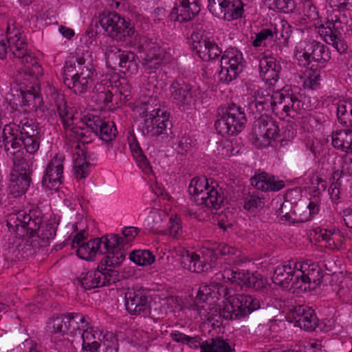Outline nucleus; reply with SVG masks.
I'll use <instances>...</instances> for the list:
<instances>
[{
  "label": "nucleus",
  "instance_id": "obj_2",
  "mask_svg": "<svg viewBox=\"0 0 352 352\" xmlns=\"http://www.w3.org/2000/svg\"><path fill=\"white\" fill-rule=\"evenodd\" d=\"M10 58L16 65H21L25 68V76L28 73L34 78H38L43 74V69L37 61L36 57L28 50L27 43L21 38L19 32L14 34L7 32Z\"/></svg>",
  "mask_w": 352,
  "mask_h": 352
},
{
  "label": "nucleus",
  "instance_id": "obj_8",
  "mask_svg": "<svg viewBox=\"0 0 352 352\" xmlns=\"http://www.w3.org/2000/svg\"><path fill=\"white\" fill-rule=\"evenodd\" d=\"M279 137V128L276 122L268 116H261L253 124L251 140L258 148L270 145L272 140Z\"/></svg>",
  "mask_w": 352,
  "mask_h": 352
},
{
  "label": "nucleus",
  "instance_id": "obj_5",
  "mask_svg": "<svg viewBox=\"0 0 352 352\" xmlns=\"http://www.w3.org/2000/svg\"><path fill=\"white\" fill-rule=\"evenodd\" d=\"M217 117L214 126L222 136L238 134L247 121L244 111L234 104L219 108Z\"/></svg>",
  "mask_w": 352,
  "mask_h": 352
},
{
  "label": "nucleus",
  "instance_id": "obj_57",
  "mask_svg": "<svg viewBox=\"0 0 352 352\" xmlns=\"http://www.w3.org/2000/svg\"><path fill=\"white\" fill-rule=\"evenodd\" d=\"M136 162L138 166L146 173L151 170V166L146 157L142 154L139 153V155H135Z\"/></svg>",
  "mask_w": 352,
  "mask_h": 352
},
{
  "label": "nucleus",
  "instance_id": "obj_27",
  "mask_svg": "<svg viewBox=\"0 0 352 352\" xmlns=\"http://www.w3.org/2000/svg\"><path fill=\"white\" fill-rule=\"evenodd\" d=\"M302 56L309 63L314 61L322 65H324L330 59V54L327 46L316 41L307 45L304 49Z\"/></svg>",
  "mask_w": 352,
  "mask_h": 352
},
{
  "label": "nucleus",
  "instance_id": "obj_30",
  "mask_svg": "<svg viewBox=\"0 0 352 352\" xmlns=\"http://www.w3.org/2000/svg\"><path fill=\"white\" fill-rule=\"evenodd\" d=\"M76 254L80 258L92 261L96 253H103V241L102 238H96L86 243H82L77 247Z\"/></svg>",
  "mask_w": 352,
  "mask_h": 352
},
{
  "label": "nucleus",
  "instance_id": "obj_59",
  "mask_svg": "<svg viewBox=\"0 0 352 352\" xmlns=\"http://www.w3.org/2000/svg\"><path fill=\"white\" fill-rule=\"evenodd\" d=\"M321 237L322 240L326 241L329 243V245H331V244L336 245V241L341 236L338 233H333L331 231L324 230V232L321 234Z\"/></svg>",
  "mask_w": 352,
  "mask_h": 352
},
{
  "label": "nucleus",
  "instance_id": "obj_18",
  "mask_svg": "<svg viewBox=\"0 0 352 352\" xmlns=\"http://www.w3.org/2000/svg\"><path fill=\"white\" fill-rule=\"evenodd\" d=\"M83 124H86L87 129L94 133L101 140L105 142H111L117 135V129L115 124L111 122H107L100 117L94 115L84 116Z\"/></svg>",
  "mask_w": 352,
  "mask_h": 352
},
{
  "label": "nucleus",
  "instance_id": "obj_13",
  "mask_svg": "<svg viewBox=\"0 0 352 352\" xmlns=\"http://www.w3.org/2000/svg\"><path fill=\"white\" fill-rule=\"evenodd\" d=\"M106 63L108 66L116 69L117 66L120 71L133 74L138 71V65L134 53L122 51L115 45L109 44L105 48Z\"/></svg>",
  "mask_w": 352,
  "mask_h": 352
},
{
  "label": "nucleus",
  "instance_id": "obj_46",
  "mask_svg": "<svg viewBox=\"0 0 352 352\" xmlns=\"http://www.w3.org/2000/svg\"><path fill=\"white\" fill-rule=\"evenodd\" d=\"M186 6L185 3L180 2L179 6L175 7L170 12V18L172 20L179 21L180 23L190 21L189 12L186 10Z\"/></svg>",
  "mask_w": 352,
  "mask_h": 352
},
{
  "label": "nucleus",
  "instance_id": "obj_49",
  "mask_svg": "<svg viewBox=\"0 0 352 352\" xmlns=\"http://www.w3.org/2000/svg\"><path fill=\"white\" fill-rule=\"evenodd\" d=\"M78 157L74 162V168L76 171V176L77 178L82 179L87 173L89 163H88L85 158L78 154Z\"/></svg>",
  "mask_w": 352,
  "mask_h": 352
},
{
  "label": "nucleus",
  "instance_id": "obj_9",
  "mask_svg": "<svg viewBox=\"0 0 352 352\" xmlns=\"http://www.w3.org/2000/svg\"><path fill=\"white\" fill-rule=\"evenodd\" d=\"M99 23L109 36L117 41H125L131 36L134 30L129 23L116 12H102L99 15Z\"/></svg>",
  "mask_w": 352,
  "mask_h": 352
},
{
  "label": "nucleus",
  "instance_id": "obj_48",
  "mask_svg": "<svg viewBox=\"0 0 352 352\" xmlns=\"http://www.w3.org/2000/svg\"><path fill=\"white\" fill-rule=\"evenodd\" d=\"M211 41L207 38H201L199 41H193V48L196 51L197 54L203 60L206 61V55L209 51V43Z\"/></svg>",
  "mask_w": 352,
  "mask_h": 352
},
{
  "label": "nucleus",
  "instance_id": "obj_41",
  "mask_svg": "<svg viewBox=\"0 0 352 352\" xmlns=\"http://www.w3.org/2000/svg\"><path fill=\"white\" fill-rule=\"evenodd\" d=\"M69 316V322L68 325V334L71 336H76L77 333H81V328L83 329L87 327L88 322L85 320V318L80 314H68Z\"/></svg>",
  "mask_w": 352,
  "mask_h": 352
},
{
  "label": "nucleus",
  "instance_id": "obj_53",
  "mask_svg": "<svg viewBox=\"0 0 352 352\" xmlns=\"http://www.w3.org/2000/svg\"><path fill=\"white\" fill-rule=\"evenodd\" d=\"M273 36V32L270 29H263L261 32L256 34V38L254 40L252 44L254 47H260L264 43V41Z\"/></svg>",
  "mask_w": 352,
  "mask_h": 352
},
{
  "label": "nucleus",
  "instance_id": "obj_29",
  "mask_svg": "<svg viewBox=\"0 0 352 352\" xmlns=\"http://www.w3.org/2000/svg\"><path fill=\"white\" fill-rule=\"evenodd\" d=\"M171 97L179 104L188 105L192 102L191 86L183 80L174 81L170 87Z\"/></svg>",
  "mask_w": 352,
  "mask_h": 352
},
{
  "label": "nucleus",
  "instance_id": "obj_33",
  "mask_svg": "<svg viewBox=\"0 0 352 352\" xmlns=\"http://www.w3.org/2000/svg\"><path fill=\"white\" fill-rule=\"evenodd\" d=\"M351 136L352 134L345 129L333 132L331 135L333 146L346 153H352Z\"/></svg>",
  "mask_w": 352,
  "mask_h": 352
},
{
  "label": "nucleus",
  "instance_id": "obj_16",
  "mask_svg": "<svg viewBox=\"0 0 352 352\" xmlns=\"http://www.w3.org/2000/svg\"><path fill=\"white\" fill-rule=\"evenodd\" d=\"M171 126L169 114L160 109H156L151 110L148 117L144 120L143 131L151 137L168 135V131H170Z\"/></svg>",
  "mask_w": 352,
  "mask_h": 352
},
{
  "label": "nucleus",
  "instance_id": "obj_35",
  "mask_svg": "<svg viewBox=\"0 0 352 352\" xmlns=\"http://www.w3.org/2000/svg\"><path fill=\"white\" fill-rule=\"evenodd\" d=\"M31 181V177L10 175L8 186L10 193L15 197L22 195L29 188Z\"/></svg>",
  "mask_w": 352,
  "mask_h": 352
},
{
  "label": "nucleus",
  "instance_id": "obj_26",
  "mask_svg": "<svg viewBox=\"0 0 352 352\" xmlns=\"http://www.w3.org/2000/svg\"><path fill=\"white\" fill-rule=\"evenodd\" d=\"M303 104L294 94H281L278 96V100L275 105V111H283L286 116L294 118L302 110Z\"/></svg>",
  "mask_w": 352,
  "mask_h": 352
},
{
  "label": "nucleus",
  "instance_id": "obj_32",
  "mask_svg": "<svg viewBox=\"0 0 352 352\" xmlns=\"http://www.w3.org/2000/svg\"><path fill=\"white\" fill-rule=\"evenodd\" d=\"M16 82L19 85V90L22 97V102L25 106H30L31 102H34V105L38 104L42 102L39 94L36 91L33 85L28 86L26 84L25 78H22L21 74H19L15 80Z\"/></svg>",
  "mask_w": 352,
  "mask_h": 352
},
{
  "label": "nucleus",
  "instance_id": "obj_19",
  "mask_svg": "<svg viewBox=\"0 0 352 352\" xmlns=\"http://www.w3.org/2000/svg\"><path fill=\"white\" fill-rule=\"evenodd\" d=\"M63 160L55 157L48 164L42 184L50 190L56 189L62 183L63 178Z\"/></svg>",
  "mask_w": 352,
  "mask_h": 352
},
{
  "label": "nucleus",
  "instance_id": "obj_52",
  "mask_svg": "<svg viewBox=\"0 0 352 352\" xmlns=\"http://www.w3.org/2000/svg\"><path fill=\"white\" fill-rule=\"evenodd\" d=\"M261 199L258 196L250 195L247 197L244 201V209L249 211H254L258 207H261Z\"/></svg>",
  "mask_w": 352,
  "mask_h": 352
},
{
  "label": "nucleus",
  "instance_id": "obj_45",
  "mask_svg": "<svg viewBox=\"0 0 352 352\" xmlns=\"http://www.w3.org/2000/svg\"><path fill=\"white\" fill-rule=\"evenodd\" d=\"M103 241L104 250L121 248L124 246L125 238L121 237L117 234L106 235L102 237Z\"/></svg>",
  "mask_w": 352,
  "mask_h": 352
},
{
  "label": "nucleus",
  "instance_id": "obj_54",
  "mask_svg": "<svg viewBox=\"0 0 352 352\" xmlns=\"http://www.w3.org/2000/svg\"><path fill=\"white\" fill-rule=\"evenodd\" d=\"M211 296V288L209 285H202L199 287L196 297V300L199 302H204L208 300V297Z\"/></svg>",
  "mask_w": 352,
  "mask_h": 352
},
{
  "label": "nucleus",
  "instance_id": "obj_25",
  "mask_svg": "<svg viewBox=\"0 0 352 352\" xmlns=\"http://www.w3.org/2000/svg\"><path fill=\"white\" fill-rule=\"evenodd\" d=\"M27 111L15 112L13 117V125L15 126V133L19 136H34L39 135L40 129L33 120L28 118Z\"/></svg>",
  "mask_w": 352,
  "mask_h": 352
},
{
  "label": "nucleus",
  "instance_id": "obj_4",
  "mask_svg": "<svg viewBox=\"0 0 352 352\" xmlns=\"http://www.w3.org/2000/svg\"><path fill=\"white\" fill-rule=\"evenodd\" d=\"M224 292L220 315L227 320H237L246 316L260 308L258 299L250 295H230L227 287L221 286Z\"/></svg>",
  "mask_w": 352,
  "mask_h": 352
},
{
  "label": "nucleus",
  "instance_id": "obj_44",
  "mask_svg": "<svg viewBox=\"0 0 352 352\" xmlns=\"http://www.w3.org/2000/svg\"><path fill=\"white\" fill-rule=\"evenodd\" d=\"M305 80H304V87L311 89H314L320 85V72L316 69L311 67L306 72Z\"/></svg>",
  "mask_w": 352,
  "mask_h": 352
},
{
  "label": "nucleus",
  "instance_id": "obj_62",
  "mask_svg": "<svg viewBox=\"0 0 352 352\" xmlns=\"http://www.w3.org/2000/svg\"><path fill=\"white\" fill-rule=\"evenodd\" d=\"M87 239V235L85 234V231L82 230L80 232L77 233L71 242V247L72 249L76 248L78 246L81 245L85 239Z\"/></svg>",
  "mask_w": 352,
  "mask_h": 352
},
{
  "label": "nucleus",
  "instance_id": "obj_63",
  "mask_svg": "<svg viewBox=\"0 0 352 352\" xmlns=\"http://www.w3.org/2000/svg\"><path fill=\"white\" fill-rule=\"evenodd\" d=\"M340 215L342 216L346 226L352 228V208H346L342 210L340 212Z\"/></svg>",
  "mask_w": 352,
  "mask_h": 352
},
{
  "label": "nucleus",
  "instance_id": "obj_55",
  "mask_svg": "<svg viewBox=\"0 0 352 352\" xmlns=\"http://www.w3.org/2000/svg\"><path fill=\"white\" fill-rule=\"evenodd\" d=\"M118 349L114 340H104L99 344L95 352H117Z\"/></svg>",
  "mask_w": 352,
  "mask_h": 352
},
{
  "label": "nucleus",
  "instance_id": "obj_24",
  "mask_svg": "<svg viewBox=\"0 0 352 352\" xmlns=\"http://www.w3.org/2000/svg\"><path fill=\"white\" fill-rule=\"evenodd\" d=\"M292 315L298 326L306 331H314L318 325V319L314 309L307 305L295 307Z\"/></svg>",
  "mask_w": 352,
  "mask_h": 352
},
{
  "label": "nucleus",
  "instance_id": "obj_58",
  "mask_svg": "<svg viewBox=\"0 0 352 352\" xmlns=\"http://www.w3.org/2000/svg\"><path fill=\"white\" fill-rule=\"evenodd\" d=\"M209 51L208 53V56L206 58V61L210 60L211 59H214L217 57H219L221 53V50L219 47V46L213 41H211L210 43H209Z\"/></svg>",
  "mask_w": 352,
  "mask_h": 352
},
{
  "label": "nucleus",
  "instance_id": "obj_20",
  "mask_svg": "<svg viewBox=\"0 0 352 352\" xmlns=\"http://www.w3.org/2000/svg\"><path fill=\"white\" fill-rule=\"evenodd\" d=\"M276 101L274 100L273 96L264 88L255 89L252 95V100L249 104V108L252 111L261 113L264 111L272 110L275 112Z\"/></svg>",
  "mask_w": 352,
  "mask_h": 352
},
{
  "label": "nucleus",
  "instance_id": "obj_43",
  "mask_svg": "<svg viewBox=\"0 0 352 352\" xmlns=\"http://www.w3.org/2000/svg\"><path fill=\"white\" fill-rule=\"evenodd\" d=\"M91 100L97 104H107L111 102V92L106 90V88L100 85L98 87H95L91 96Z\"/></svg>",
  "mask_w": 352,
  "mask_h": 352
},
{
  "label": "nucleus",
  "instance_id": "obj_6",
  "mask_svg": "<svg viewBox=\"0 0 352 352\" xmlns=\"http://www.w3.org/2000/svg\"><path fill=\"white\" fill-rule=\"evenodd\" d=\"M188 192L194 201L199 206L212 209L220 208L224 197L214 186H211L206 177L193 178L188 187Z\"/></svg>",
  "mask_w": 352,
  "mask_h": 352
},
{
  "label": "nucleus",
  "instance_id": "obj_60",
  "mask_svg": "<svg viewBox=\"0 0 352 352\" xmlns=\"http://www.w3.org/2000/svg\"><path fill=\"white\" fill-rule=\"evenodd\" d=\"M122 233L125 238L126 243H128L137 236L138 230L135 227H125L122 229Z\"/></svg>",
  "mask_w": 352,
  "mask_h": 352
},
{
  "label": "nucleus",
  "instance_id": "obj_51",
  "mask_svg": "<svg viewBox=\"0 0 352 352\" xmlns=\"http://www.w3.org/2000/svg\"><path fill=\"white\" fill-rule=\"evenodd\" d=\"M226 0H208V9L215 16L219 18L223 16V8Z\"/></svg>",
  "mask_w": 352,
  "mask_h": 352
},
{
  "label": "nucleus",
  "instance_id": "obj_61",
  "mask_svg": "<svg viewBox=\"0 0 352 352\" xmlns=\"http://www.w3.org/2000/svg\"><path fill=\"white\" fill-rule=\"evenodd\" d=\"M324 267L329 274H335L337 270V264L335 258L330 256L327 257L324 260Z\"/></svg>",
  "mask_w": 352,
  "mask_h": 352
},
{
  "label": "nucleus",
  "instance_id": "obj_36",
  "mask_svg": "<svg viewBox=\"0 0 352 352\" xmlns=\"http://www.w3.org/2000/svg\"><path fill=\"white\" fill-rule=\"evenodd\" d=\"M217 254L223 256H228L226 260L228 261V265H237L242 262V259L240 258L241 251L237 250L236 248L228 245H220L216 250V253H214L215 256ZM215 257L217 258V256Z\"/></svg>",
  "mask_w": 352,
  "mask_h": 352
},
{
  "label": "nucleus",
  "instance_id": "obj_64",
  "mask_svg": "<svg viewBox=\"0 0 352 352\" xmlns=\"http://www.w3.org/2000/svg\"><path fill=\"white\" fill-rule=\"evenodd\" d=\"M151 100H148L146 102L141 103V104L140 106L137 107V109H136L137 111L138 112L139 115L142 118H144V117L148 118V117L149 113H148V111L149 109H151L149 106H151L150 103H151Z\"/></svg>",
  "mask_w": 352,
  "mask_h": 352
},
{
  "label": "nucleus",
  "instance_id": "obj_40",
  "mask_svg": "<svg viewBox=\"0 0 352 352\" xmlns=\"http://www.w3.org/2000/svg\"><path fill=\"white\" fill-rule=\"evenodd\" d=\"M68 322H69V316L67 315L57 316L47 322V327L52 333L68 334Z\"/></svg>",
  "mask_w": 352,
  "mask_h": 352
},
{
  "label": "nucleus",
  "instance_id": "obj_39",
  "mask_svg": "<svg viewBox=\"0 0 352 352\" xmlns=\"http://www.w3.org/2000/svg\"><path fill=\"white\" fill-rule=\"evenodd\" d=\"M231 346L221 338H212L210 342H204L201 352H232Z\"/></svg>",
  "mask_w": 352,
  "mask_h": 352
},
{
  "label": "nucleus",
  "instance_id": "obj_7",
  "mask_svg": "<svg viewBox=\"0 0 352 352\" xmlns=\"http://www.w3.org/2000/svg\"><path fill=\"white\" fill-rule=\"evenodd\" d=\"M94 68L87 67L76 69V66L66 62L63 68V82L76 95L87 91L93 84Z\"/></svg>",
  "mask_w": 352,
  "mask_h": 352
},
{
  "label": "nucleus",
  "instance_id": "obj_10",
  "mask_svg": "<svg viewBox=\"0 0 352 352\" xmlns=\"http://www.w3.org/2000/svg\"><path fill=\"white\" fill-rule=\"evenodd\" d=\"M220 66L218 77L221 82L228 83L236 79L243 67L241 52L236 48L228 49L221 56Z\"/></svg>",
  "mask_w": 352,
  "mask_h": 352
},
{
  "label": "nucleus",
  "instance_id": "obj_14",
  "mask_svg": "<svg viewBox=\"0 0 352 352\" xmlns=\"http://www.w3.org/2000/svg\"><path fill=\"white\" fill-rule=\"evenodd\" d=\"M216 260L214 252L207 249L199 252L187 251L182 255L181 263L190 272L201 273L213 268Z\"/></svg>",
  "mask_w": 352,
  "mask_h": 352
},
{
  "label": "nucleus",
  "instance_id": "obj_17",
  "mask_svg": "<svg viewBox=\"0 0 352 352\" xmlns=\"http://www.w3.org/2000/svg\"><path fill=\"white\" fill-rule=\"evenodd\" d=\"M297 272V261H288L276 268L272 276L273 282L285 289L292 290L293 293H300L297 287V282L299 281Z\"/></svg>",
  "mask_w": 352,
  "mask_h": 352
},
{
  "label": "nucleus",
  "instance_id": "obj_37",
  "mask_svg": "<svg viewBox=\"0 0 352 352\" xmlns=\"http://www.w3.org/2000/svg\"><path fill=\"white\" fill-rule=\"evenodd\" d=\"M82 332L80 333V338H82V348L84 351L86 352H95L97 348H99V344L95 332L92 328L85 327Z\"/></svg>",
  "mask_w": 352,
  "mask_h": 352
},
{
  "label": "nucleus",
  "instance_id": "obj_12",
  "mask_svg": "<svg viewBox=\"0 0 352 352\" xmlns=\"http://www.w3.org/2000/svg\"><path fill=\"white\" fill-rule=\"evenodd\" d=\"M216 275L218 280L226 283L245 286L256 290L263 287V280L258 276L250 273L248 271L234 270L227 265Z\"/></svg>",
  "mask_w": 352,
  "mask_h": 352
},
{
  "label": "nucleus",
  "instance_id": "obj_50",
  "mask_svg": "<svg viewBox=\"0 0 352 352\" xmlns=\"http://www.w3.org/2000/svg\"><path fill=\"white\" fill-rule=\"evenodd\" d=\"M273 6L285 13H291L296 8V3L294 0H274Z\"/></svg>",
  "mask_w": 352,
  "mask_h": 352
},
{
  "label": "nucleus",
  "instance_id": "obj_34",
  "mask_svg": "<svg viewBox=\"0 0 352 352\" xmlns=\"http://www.w3.org/2000/svg\"><path fill=\"white\" fill-rule=\"evenodd\" d=\"M243 13V4L241 0H226L223 8V16L219 18L232 21L241 17Z\"/></svg>",
  "mask_w": 352,
  "mask_h": 352
},
{
  "label": "nucleus",
  "instance_id": "obj_11",
  "mask_svg": "<svg viewBox=\"0 0 352 352\" xmlns=\"http://www.w3.org/2000/svg\"><path fill=\"white\" fill-rule=\"evenodd\" d=\"M298 285L300 293L307 290L315 289L323 279V272L322 268L316 263L311 260L303 262H297Z\"/></svg>",
  "mask_w": 352,
  "mask_h": 352
},
{
  "label": "nucleus",
  "instance_id": "obj_21",
  "mask_svg": "<svg viewBox=\"0 0 352 352\" xmlns=\"http://www.w3.org/2000/svg\"><path fill=\"white\" fill-rule=\"evenodd\" d=\"M163 50L155 43H150L140 56V61L144 72L154 73L161 65Z\"/></svg>",
  "mask_w": 352,
  "mask_h": 352
},
{
  "label": "nucleus",
  "instance_id": "obj_28",
  "mask_svg": "<svg viewBox=\"0 0 352 352\" xmlns=\"http://www.w3.org/2000/svg\"><path fill=\"white\" fill-rule=\"evenodd\" d=\"M252 186L262 191H277L285 186L284 182L277 180L274 175L266 173L256 174L250 179Z\"/></svg>",
  "mask_w": 352,
  "mask_h": 352
},
{
  "label": "nucleus",
  "instance_id": "obj_42",
  "mask_svg": "<svg viewBox=\"0 0 352 352\" xmlns=\"http://www.w3.org/2000/svg\"><path fill=\"white\" fill-rule=\"evenodd\" d=\"M129 258L138 265H150L155 261V256L151 252L146 250H134L130 254Z\"/></svg>",
  "mask_w": 352,
  "mask_h": 352
},
{
  "label": "nucleus",
  "instance_id": "obj_56",
  "mask_svg": "<svg viewBox=\"0 0 352 352\" xmlns=\"http://www.w3.org/2000/svg\"><path fill=\"white\" fill-rule=\"evenodd\" d=\"M136 162L138 166L146 173L151 170V166L146 157L142 154L139 153V155H135Z\"/></svg>",
  "mask_w": 352,
  "mask_h": 352
},
{
  "label": "nucleus",
  "instance_id": "obj_31",
  "mask_svg": "<svg viewBox=\"0 0 352 352\" xmlns=\"http://www.w3.org/2000/svg\"><path fill=\"white\" fill-rule=\"evenodd\" d=\"M102 249H104V248ZM103 250L105 252L101 254L106 255L100 261L98 265V267H100L103 272L109 271V270H113L111 267L115 268L119 266L125 258V254L122 248Z\"/></svg>",
  "mask_w": 352,
  "mask_h": 352
},
{
  "label": "nucleus",
  "instance_id": "obj_38",
  "mask_svg": "<svg viewBox=\"0 0 352 352\" xmlns=\"http://www.w3.org/2000/svg\"><path fill=\"white\" fill-rule=\"evenodd\" d=\"M9 155L12 157L13 162V167L10 175L31 177L30 166L26 160L22 157V155L15 153L14 155Z\"/></svg>",
  "mask_w": 352,
  "mask_h": 352
},
{
  "label": "nucleus",
  "instance_id": "obj_3",
  "mask_svg": "<svg viewBox=\"0 0 352 352\" xmlns=\"http://www.w3.org/2000/svg\"><path fill=\"white\" fill-rule=\"evenodd\" d=\"M51 97L55 104L56 111L65 129L67 138L69 141H73L76 143L75 148L78 149L80 148L79 142H85L84 138L87 137V133L90 131L89 129H87L86 124H83L82 120L84 117L81 118V125H75L74 120L76 118L67 105L64 95L56 90H53L51 93Z\"/></svg>",
  "mask_w": 352,
  "mask_h": 352
},
{
  "label": "nucleus",
  "instance_id": "obj_22",
  "mask_svg": "<svg viewBox=\"0 0 352 352\" xmlns=\"http://www.w3.org/2000/svg\"><path fill=\"white\" fill-rule=\"evenodd\" d=\"M282 67L279 62L272 56H264L259 60V74L262 79L274 85L280 78Z\"/></svg>",
  "mask_w": 352,
  "mask_h": 352
},
{
  "label": "nucleus",
  "instance_id": "obj_1",
  "mask_svg": "<svg viewBox=\"0 0 352 352\" xmlns=\"http://www.w3.org/2000/svg\"><path fill=\"white\" fill-rule=\"evenodd\" d=\"M6 221L9 228L19 230L21 227L31 237L37 234L43 246L49 245L50 240L55 237L58 228L56 222L41 225L42 212L38 209L12 212L8 216Z\"/></svg>",
  "mask_w": 352,
  "mask_h": 352
},
{
  "label": "nucleus",
  "instance_id": "obj_15",
  "mask_svg": "<svg viewBox=\"0 0 352 352\" xmlns=\"http://www.w3.org/2000/svg\"><path fill=\"white\" fill-rule=\"evenodd\" d=\"M78 285L85 289H91L115 283L119 280V273L115 270L103 272L100 267L84 272L76 279Z\"/></svg>",
  "mask_w": 352,
  "mask_h": 352
},
{
  "label": "nucleus",
  "instance_id": "obj_47",
  "mask_svg": "<svg viewBox=\"0 0 352 352\" xmlns=\"http://www.w3.org/2000/svg\"><path fill=\"white\" fill-rule=\"evenodd\" d=\"M169 234L174 239H179L182 234V220L180 217L177 214L171 216L169 219Z\"/></svg>",
  "mask_w": 352,
  "mask_h": 352
},
{
  "label": "nucleus",
  "instance_id": "obj_23",
  "mask_svg": "<svg viewBox=\"0 0 352 352\" xmlns=\"http://www.w3.org/2000/svg\"><path fill=\"white\" fill-rule=\"evenodd\" d=\"M125 305L131 315H139L145 311L148 306V298L142 289H129L125 294Z\"/></svg>",
  "mask_w": 352,
  "mask_h": 352
}]
</instances>
